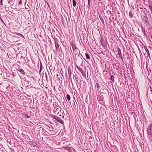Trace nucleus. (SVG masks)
<instances>
[{"label": "nucleus", "mask_w": 152, "mask_h": 152, "mask_svg": "<svg viewBox=\"0 0 152 152\" xmlns=\"http://www.w3.org/2000/svg\"><path fill=\"white\" fill-rule=\"evenodd\" d=\"M54 113L59 116H61L62 111L60 108H57L54 110Z\"/></svg>", "instance_id": "obj_1"}, {"label": "nucleus", "mask_w": 152, "mask_h": 152, "mask_svg": "<svg viewBox=\"0 0 152 152\" xmlns=\"http://www.w3.org/2000/svg\"><path fill=\"white\" fill-rule=\"evenodd\" d=\"M152 125L150 124L149 126L147 128V133L148 134L150 135H151L152 134Z\"/></svg>", "instance_id": "obj_2"}, {"label": "nucleus", "mask_w": 152, "mask_h": 152, "mask_svg": "<svg viewBox=\"0 0 152 152\" xmlns=\"http://www.w3.org/2000/svg\"><path fill=\"white\" fill-rule=\"evenodd\" d=\"M24 83H25V85H26L28 87H31V82L27 80H24Z\"/></svg>", "instance_id": "obj_3"}, {"label": "nucleus", "mask_w": 152, "mask_h": 152, "mask_svg": "<svg viewBox=\"0 0 152 152\" xmlns=\"http://www.w3.org/2000/svg\"><path fill=\"white\" fill-rule=\"evenodd\" d=\"M118 55L119 56V57L121 58V59L123 63H124V61L123 60V58L122 57V54L121 53V51L120 49L118 48Z\"/></svg>", "instance_id": "obj_4"}, {"label": "nucleus", "mask_w": 152, "mask_h": 152, "mask_svg": "<svg viewBox=\"0 0 152 152\" xmlns=\"http://www.w3.org/2000/svg\"><path fill=\"white\" fill-rule=\"evenodd\" d=\"M56 50V51L57 53H60V45L59 44L55 45Z\"/></svg>", "instance_id": "obj_5"}, {"label": "nucleus", "mask_w": 152, "mask_h": 152, "mask_svg": "<svg viewBox=\"0 0 152 152\" xmlns=\"http://www.w3.org/2000/svg\"><path fill=\"white\" fill-rule=\"evenodd\" d=\"M18 71L17 72H19L22 75H25V74H26L24 70H23L22 69H18Z\"/></svg>", "instance_id": "obj_6"}, {"label": "nucleus", "mask_w": 152, "mask_h": 152, "mask_svg": "<svg viewBox=\"0 0 152 152\" xmlns=\"http://www.w3.org/2000/svg\"><path fill=\"white\" fill-rule=\"evenodd\" d=\"M71 44L73 50H75L77 49V47L74 43H71Z\"/></svg>", "instance_id": "obj_7"}, {"label": "nucleus", "mask_w": 152, "mask_h": 152, "mask_svg": "<svg viewBox=\"0 0 152 152\" xmlns=\"http://www.w3.org/2000/svg\"><path fill=\"white\" fill-rule=\"evenodd\" d=\"M144 48H145V50L146 51V52L147 53L148 55V56L149 58L151 59V56H150V53L148 49L146 47H144Z\"/></svg>", "instance_id": "obj_8"}, {"label": "nucleus", "mask_w": 152, "mask_h": 152, "mask_svg": "<svg viewBox=\"0 0 152 152\" xmlns=\"http://www.w3.org/2000/svg\"><path fill=\"white\" fill-rule=\"evenodd\" d=\"M53 40L55 45L58 44L59 42L56 37H54Z\"/></svg>", "instance_id": "obj_9"}, {"label": "nucleus", "mask_w": 152, "mask_h": 152, "mask_svg": "<svg viewBox=\"0 0 152 152\" xmlns=\"http://www.w3.org/2000/svg\"><path fill=\"white\" fill-rule=\"evenodd\" d=\"M104 39L102 38L101 37V39L100 40V43H101V45L103 46H104Z\"/></svg>", "instance_id": "obj_10"}, {"label": "nucleus", "mask_w": 152, "mask_h": 152, "mask_svg": "<svg viewBox=\"0 0 152 152\" xmlns=\"http://www.w3.org/2000/svg\"><path fill=\"white\" fill-rule=\"evenodd\" d=\"M56 121L62 124H64V121L59 117H58V119H57Z\"/></svg>", "instance_id": "obj_11"}, {"label": "nucleus", "mask_w": 152, "mask_h": 152, "mask_svg": "<svg viewBox=\"0 0 152 152\" xmlns=\"http://www.w3.org/2000/svg\"><path fill=\"white\" fill-rule=\"evenodd\" d=\"M148 18L146 14V13L145 14V15H144L143 18H142L143 20L144 21L145 20H148Z\"/></svg>", "instance_id": "obj_12"}, {"label": "nucleus", "mask_w": 152, "mask_h": 152, "mask_svg": "<svg viewBox=\"0 0 152 152\" xmlns=\"http://www.w3.org/2000/svg\"><path fill=\"white\" fill-rule=\"evenodd\" d=\"M52 117L56 119V120L58 119V117L57 116L54 115H52Z\"/></svg>", "instance_id": "obj_13"}, {"label": "nucleus", "mask_w": 152, "mask_h": 152, "mask_svg": "<svg viewBox=\"0 0 152 152\" xmlns=\"http://www.w3.org/2000/svg\"><path fill=\"white\" fill-rule=\"evenodd\" d=\"M72 3L74 7H75L76 6V2L75 0H72Z\"/></svg>", "instance_id": "obj_14"}, {"label": "nucleus", "mask_w": 152, "mask_h": 152, "mask_svg": "<svg viewBox=\"0 0 152 152\" xmlns=\"http://www.w3.org/2000/svg\"><path fill=\"white\" fill-rule=\"evenodd\" d=\"M66 98L68 101L70 100L71 98L70 95L69 94H67Z\"/></svg>", "instance_id": "obj_15"}, {"label": "nucleus", "mask_w": 152, "mask_h": 152, "mask_svg": "<svg viewBox=\"0 0 152 152\" xmlns=\"http://www.w3.org/2000/svg\"><path fill=\"white\" fill-rule=\"evenodd\" d=\"M75 151L76 150L73 148H71L68 151L69 152H75Z\"/></svg>", "instance_id": "obj_16"}, {"label": "nucleus", "mask_w": 152, "mask_h": 152, "mask_svg": "<svg viewBox=\"0 0 152 152\" xmlns=\"http://www.w3.org/2000/svg\"><path fill=\"white\" fill-rule=\"evenodd\" d=\"M48 129H49V130L50 131H52L53 130V129L52 127L50 125V126H48Z\"/></svg>", "instance_id": "obj_17"}, {"label": "nucleus", "mask_w": 152, "mask_h": 152, "mask_svg": "<svg viewBox=\"0 0 152 152\" xmlns=\"http://www.w3.org/2000/svg\"><path fill=\"white\" fill-rule=\"evenodd\" d=\"M86 56L87 59H89L90 58V56L88 54L86 53L85 54Z\"/></svg>", "instance_id": "obj_18"}, {"label": "nucleus", "mask_w": 152, "mask_h": 152, "mask_svg": "<svg viewBox=\"0 0 152 152\" xmlns=\"http://www.w3.org/2000/svg\"><path fill=\"white\" fill-rule=\"evenodd\" d=\"M129 16L131 18H132L133 17V14L132 13L131 11H130L129 12Z\"/></svg>", "instance_id": "obj_19"}, {"label": "nucleus", "mask_w": 152, "mask_h": 152, "mask_svg": "<svg viewBox=\"0 0 152 152\" xmlns=\"http://www.w3.org/2000/svg\"><path fill=\"white\" fill-rule=\"evenodd\" d=\"M144 24L147 26L148 25V24L149 23V21H148V19L146 20H144Z\"/></svg>", "instance_id": "obj_20"}, {"label": "nucleus", "mask_w": 152, "mask_h": 152, "mask_svg": "<svg viewBox=\"0 0 152 152\" xmlns=\"http://www.w3.org/2000/svg\"><path fill=\"white\" fill-rule=\"evenodd\" d=\"M65 149L67 150L68 151H69V150L71 149V148L70 147H69L68 146H66L64 148Z\"/></svg>", "instance_id": "obj_21"}, {"label": "nucleus", "mask_w": 152, "mask_h": 152, "mask_svg": "<svg viewBox=\"0 0 152 152\" xmlns=\"http://www.w3.org/2000/svg\"><path fill=\"white\" fill-rule=\"evenodd\" d=\"M25 117L26 118H30V116L29 115V114H25Z\"/></svg>", "instance_id": "obj_22"}, {"label": "nucleus", "mask_w": 152, "mask_h": 152, "mask_svg": "<svg viewBox=\"0 0 152 152\" xmlns=\"http://www.w3.org/2000/svg\"><path fill=\"white\" fill-rule=\"evenodd\" d=\"M110 79L113 82H114V77L113 75L110 76Z\"/></svg>", "instance_id": "obj_23"}, {"label": "nucleus", "mask_w": 152, "mask_h": 152, "mask_svg": "<svg viewBox=\"0 0 152 152\" xmlns=\"http://www.w3.org/2000/svg\"><path fill=\"white\" fill-rule=\"evenodd\" d=\"M141 28L142 30V32L144 34H145V31L144 28H143L142 26H141Z\"/></svg>", "instance_id": "obj_24"}, {"label": "nucleus", "mask_w": 152, "mask_h": 152, "mask_svg": "<svg viewBox=\"0 0 152 152\" xmlns=\"http://www.w3.org/2000/svg\"><path fill=\"white\" fill-rule=\"evenodd\" d=\"M22 4V0H20L19 1L18 4L19 5H21Z\"/></svg>", "instance_id": "obj_25"}, {"label": "nucleus", "mask_w": 152, "mask_h": 152, "mask_svg": "<svg viewBox=\"0 0 152 152\" xmlns=\"http://www.w3.org/2000/svg\"><path fill=\"white\" fill-rule=\"evenodd\" d=\"M100 20H101L102 23L104 25V19H103V18H101V19Z\"/></svg>", "instance_id": "obj_26"}, {"label": "nucleus", "mask_w": 152, "mask_h": 152, "mask_svg": "<svg viewBox=\"0 0 152 152\" xmlns=\"http://www.w3.org/2000/svg\"><path fill=\"white\" fill-rule=\"evenodd\" d=\"M149 8L151 10V12H152V5H150L149 6Z\"/></svg>", "instance_id": "obj_27"}, {"label": "nucleus", "mask_w": 152, "mask_h": 152, "mask_svg": "<svg viewBox=\"0 0 152 152\" xmlns=\"http://www.w3.org/2000/svg\"><path fill=\"white\" fill-rule=\"evenodd\" d=\"M42 64L41 63V65H40V70H39V72H41V71L42 69Z\"/></svg>", "instance_id": "obj_28"}, {"label": "nucleus", "mask_w": 152, "mask_h": 152, "mask_svg": "<svg viewBox=\"0 0 152 152\" xmlns=\"http://www.w3.org/2000/svg\"><path fill=\"white\" fill-rule=\"evenodd\" d=\"M79 71L81 72L82 74H83V73H84V72L83 71V70L82 68L80 69Z\"/></svg>", "instance_id": "obj_29"}, {"label": "nucleus", "mask_w": 152, "mask_h": 152, "mask_svg": "<svg viewBox=\"0 0 152 152\" xmlns=\"http://www.w3.org/2000/svg\"><path fill=\"white\" fill-rule=\"evenodd\" d=\"M96 86L97 88H99L100 86H99V84L98 83H96Z\"/></svg>", "instance_id": "obj_30"}, {"label": "nucleus", "mask_w": 152, "mask_h": 152, "mask_svg": "<svg viewBox=\"0 0 152 152\" xmlns=\"http://www.w3.org/2000/svg\"><path fill=\"white\" fill-rule=\"evenodd\" d=\"M91 2V0H88V3L89 7H90V4Z\"/></svg>", "instance_id": "obj_31"}, {"label": "nucleus", "mask_w": 152, "mask_h": 152, "mask_svg": "<svg viewBox=\"0 0 152 152\" xmlns=\"http://www.w3.org/2000/svg\"><path fill=\"white\" fill-rule=\"evenodd\" d=\"M19 34V35L20 37L24 38V36L22 34Z\"/></svg>", "instance_id": "obj_32"}, {"label": "nucleus", "mask_w": 152, "mask_h": 152, "mask_svg": "<svg viewBox=\"0 0 152 152\" xmlns=\"http://www.w3.org/2000/svg\"><path fill=\"white\" fill-rule=\"evenodd\" d=\"M82 75L84 77H86V73L85 72H84V73H83Z\"/></svg>", "instance_id": "obj_33"}, {"label": "nucleus", "mask_w": 152, "mask_h": 152, "mask_svg": "<svg viewBox=\"0 0 152 152\" xmlns=\"http://www.w3.org/2000/svg\"><path fill=\"white\" fill-rule=\"evenodd\" d=\"M68 73H69V74L71 75V70H70V69L69 70H68Z\"/></svg>", "instance_id": "obj_34"}, {"label": "nucleus", "mask_w": 152, "mask_h": 152, "mask_svg": "<svg viewBox=\"0 0 152 152\" xmlns=\"http://www.w3.org/2000/svg\"><path fill=\"white\" fill-rule=\"evenodd\" d=\"M2 0H0V5L2 4Z\"/></svg>", "instance_id": "obj_35"}, {"label": "nucleus", "mask_w": 152, "mask_h": 152, "mask_svg": "<svg viewBox=\"0 0 152 152\" xmlns=\"http://www.w3.org/2000/svg\"><path fill=\"white\" fill-rule=\"evenodd\" d=\"M134 118H135V120H136V117H137V116L136 115H134Z\"/></svg>", "instance_id": "obj_36"}, {"label": "nucleus", "mask_w": 152, "mask_h": 152, "mask_svg": "<svg viewBox=\"0 0 152 152\" xmlns=\"http://www.w3.org/2000/svg\"><path fill=\"white\" fill-rule=\"evenodd\" d=\"M77 68L78 69V70H80V69H81V68H79L78 66H77Z\"/></svg>", "instance_id": "obj_37"}, {"label": "nucleus", "mask_w": 152, "mask_h": 152, "mask_svg": "<svg viewBox=\"0 0 152 152\" xmlns=\"http://www.w3.org/2000/svg\"><path fill=\"white\" fill-rule=\"evenodd\" d=\"M99 18L100 19L101 18H102V17L101 15H99Z\"/></svg>", "instance_id": "obj_38"}, {"label": "nucleus", "mask_w": 152, "mask_h": 152, "mask_svg": "<svg viewBox=\"0 0 152 152\" xmlns=\"http://www.w3.org/2000/svg\"><path fill=\"white\" fill-rule=\"evenodd\" d=\"M55 32V31H54V30L53 29V30H52V32Z\"/></svg>", "instance_id": "obj_39"}, {"label": "nucleus", "mask_w": 152, "mask_h": 152, "mask_svg": "<svg viewBox=\"0 0 152 152\" xmlns=\"http://www.w3.org/2000/svg\"><path fill=\"white\" fill-rule=\"evenodd\" d=\"M12 152H14V149H12Z\"/></svg>", "instance_id": "obj_40"}, {"label": "nucleus", "mask_w": 152, "mask_h": 152, "mask_svg": "<svg viewBox=\"0 0 152 152\" xmlns=\"http://www.w3.org/2000/svg\"><path fill=\"white\" fill-rule=\"evenodd\" d=\"M47 3L48 5L49 6V4H48V3H47Z\"/></svg>", "instance_id": "obj_41"}, {"label": "nucleus", "mask_w": 152, "mask_h": 152, "mask_svg": "<svg viewBox=\"0 0 152 152\" xmlns=\"http://www.w3.org/2000/svg\"><path fill=\"white\" fill-rule=\"evenodd\" d=\"M46 80H47V77H46Z\"/></svg>", "instance_id": "obj_42"}, {"label": "nucleus", "mask_w": 152, "mask_h": 152, "mask_svg": "<svg viewBox=\"0 0 152 152\" xmlns=\"http://www.w3.org/2000/svg\"><path fill=\"white\" fill-rule=\"evenodd\" d=\"M51 34H52V32H51Z\"/></svg>", "instance_id": "obj_43"}, {"label": "nucleus", "mask_w": 152, "mask_h": 152, "mask_svg": "<svg viewBox=\"0 0 152 152\" xmlns=\"http://www.w3.org/2000/svg\"><path fill=\"white\" fill-rule=\"evenodd\" d=\"M63 0L64 1V0Z\"/></svg>", "instance_id": "obj_44"}]
</instances>
